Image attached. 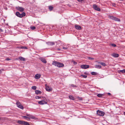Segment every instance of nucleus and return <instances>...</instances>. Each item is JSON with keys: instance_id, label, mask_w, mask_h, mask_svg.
Masks as SVG:
<instances>
[{"instance_id": "nucleus-1", "label": "nucleus", "mask_w": 125, "mask_h": 125, "mask_svg": "<svg viewBox=\"0 0 125 125\" xmlns=\"http://www.w3.org/2000/svg\"><path fill=\"white\" fill-rule=\"evenodd\" d=\"M52 64L59 68L63 67L64 66L63 63L55 61H53Z\"/></svg>"}, {"instance_id": "nucleus-2", "label": "nucleus", "mask_w": 125, "mask_h": 125, "mask_svg": "<svg viewBox=\"0 0 125 125\" xmlns=\"http://www.w3.org/2000/svg\"><path fill=\"white\" fill-rule=\"evenodd\" d=\"M49 100L46 98L41 100V101H38V103L41 105H43L45 104H47V102Z\"/></svg>"}, {"instance_id": "nucleus-3", "label": "nucleus", "mask_w": 125, "mask_h": 125, "mask_svg": "<svg viewBox=\"0 0 125 125\" xmlns=\"http://www.w3.org/2000/svg\"><path fill=\"white\" fill-rule=\"evenodd\" d=\"M16 15L17 17L20 18L25 16L26 15L25 13L24 12H23L21 14H20L19 12H16Z\"/></svg>"}, {"instance_id": "nucleus-4", "label": "nucleus", "mask_w": 125, "mask_h": 125, "mask_svg": "<svg viewBox=\"0 0 125 125\" xmlns=\"http://www.w3.org/2000/svg\"><path fill=\"white\" fill-rule=\"evenodd\" d=\"M17 122L20 124H23L25 125H30L29 124L28 122L20 120L18 121Z\"/></svg>"}, {"instance_id": "nucleus-5", "label": "nucleus", "mask_w": 125, "mask_h": 125, "mask_svg": "<svg viewBox=\"0 0 125 125\" xmlns=\"http://www.w3.org/2000/svg\"><path fill=\"white\" fill-rule=\"evenodd\" d=\"M109 18L111 19L115 20L116 21H120V20L118 18L113 16H109Z\"/></svg>"}, {"instance_id": "nucleus-6", "label": "nucleus", "mask_w": 125, "mask_h": 125, "mask_svg": "<svg viewBox=\"0 0 125 125\" xmlns=\"http://www.w3.org/2000/svg\"><path fill=\"white\" fill-rule=\"evenodd\" d=\"M16 105L17 106L22 109H23L24 108L22 105H21L19 101H17L16 102Z\"/></svg>"}, {"instance_id": "nucleus-7", "label": "nucleus", "mask_w": 125, "mask_h": 125, "mask_svg": "<svg viewBox=\"0 0 125 125\" xmlns=\"http://www.w3.org/2000/svg\"><path fill=\"white\" fill-rule=\"evenodd\" d=\"M97 114L98 115L103 116L104 115V113L103 111L98 110L97 111Z\"/></svg>"}, {"instance_id": "nucleus-8", "label": "nucleus", "mask_w": 125, "mask_h": 125, "mask_svg": "<svg viewBox=\"0 0 125 125\" xmlns=\"http://www.w3.org/2000/svg\"><path fill=\"white\" fill-rule=\"evenodd\" d=\"M26 115L27 116V117H28V119H36V117L32 115H31L30 114H26Z\"/></svg>"}, {"instance_id": "nucleus-9", "label": "nucleus", "mask_w": 125, "mask_h": 125, "mask_svg": "<svg viewBox=\"0 0 125 125\" xmlns=\"http://www.w3.org/2000/svg\"><path fill=\"white\" fill-rule=\"evenodd\" d=\"M45 89L48 92H51L52 91V88L51 87H49V86H47L46 84H45Z\"/></svg>"}, {"instance_id": "nucleus-10", "label": "nucleus", "mask_w": 125, "mask_h": 125, "mask_svg": "<svg viewBox=\"0 0 125 125\" xmlns=\"http://www.w3.org/2000/svg\"><path fill=\"white\" fill-rule=\"evenodd\" d=\"M16 8L17 10L21 12L23 11L24 10V9L22 7L19 6L16 7Z\"/></svg>"}, {"instance_id": "nucleus-11", "label": "nucleus", "mask_w": 125, "mask_h": 125, "mask_svg": "<svg viewBox=\"0 0 125 125\" xmlns=\"http://www.w3.org/2000/svg\"><path fill=\"white\" fill-rule=\"evenodd\" d=\"M81 67L83 69H86L89 67V65H81Z\"/></svg>"}, {"instance_id": "nucleus-12", "label": "nucleus", "mask_w": 125, "mask_h": 125, "mask_svg": "<svg viewBox=\"0 0 125 125\" xmlns=\"http://www.w3.org/2000/svg\"><path fill=\"white\" fill-rule=\"evenodd\" d=\"M93 7L94 9L96 10L99 11L100 10V9L96 5H94Z\"/></svg>"}, {"instance_id": "nucleus-13", "label": "nucleus", "mask_w": 125, "mask_h": 125, "mask_svg": "<svg viewBox=\"0 0 125 125\" xmlns=\"http://www.w3.org/2000/svg\"><path fill=\"white\" fill-rule=\"evenodd\" d=\"M47 43L49 45H52L55 44V42H48Z\"/></svg>"}, {"instance_id": "nucleus-14", "label": "nucleus", "mask_w": 125, "mask_h": 125, "mask_svg": "<svg viewBox=\"0 0 125 125\" xmlns=\"http://www.w3.org/2000/svg\"><path fill=\"white\" fill-rule=\"evenodd\" d=\"M75 27L76 29L78 30H81V27L77 25L76 24L75 25Z\"/></svg>"}, {"instance_id": "nucleus-15", "label": "nucleus", "mask_w": 125, "mask_h": 125, "mask_svg": "<svg viewBox=\"0 0 125 125\" xmlns=\"http://www.w3.org/2000/svg\"><path fill=\"white\" fill-rule=\"evenodd\" d=\"M111 55L115 57H118L119 56L118 54L114 53L112 54Z\"/></svg>"}, {"instance_id": "nucleus-16", "label": "nucleus", "mask_w": 125, "mask_h": 125, "mask_svg": "<svg viewBox=\"0 0 125 125\" xmlns=\"http://www.w3.org/2000/svg\"><path fill=\"white\" fill-rule=\"evenodd\" d=\"M41 61L44 63H47V61L44 58H42L41 59Z\"/></svg>"}, {"instance_id": "nucleus-17", "label": "nucleus", "mask_w": 125, "mask_h": 125, "mask_svg": "<svg viewBox=\"0 0 125 125\" xmlns=\"http://www.w3.org/2000/svg\"><path fill=\"white\" fill-rule=\"evenodd\" d=\"M41 75L39 74H37L35 76V78L36 79H38L40 78L41 77Z\"/></svg>"}, {"instance_id": "nucleus-18", "label": "nucleus", "mask_w": 125, "mask_h": 125, "mask_svg": "<svg viewBox=\"0 0 125 125\" xmlns=\"http://www.w3.org/2000/svg\"><path fill=\"white\" fill-rule=\"evenodd\" d=\"M94 67L96 68L100 69L102 67L101 65H95Z\"/></svg>"}, {"instance_id": "nucleus-19", "label": "nucleus", "mask_w": 125, "mask_h": 125, "mask_svg": "<svg viewBox=\"0 0 125 125\" xmlns=\"http://www.w3.org/2000/svg\"><path fill=\"white\" fill-rule=\"evenodd\" d=\"M19 59L21 61H24L25 60V58L22 57H19Z\"/></svg>"}, {"instance_id": "nucleus-20", "label": "nucleus", "mask_w": 125, "mask_h": 125, "mask_svg": "<svg viewBox=\"0 0 125 125\" xmlns=\"http://www.w3.org/2000/svg\"><path fill=\"white\" fill-rule=\"evenodd\" d=\"M35 93L36 94H41L42 92L41 91L39 90H36L35 91Z\"/></svg>"}, {"instance_id": "nucleus-21", "label": "nucleus", "mask_w": 125, "mask_h": 125, "mask_svg": "<svg viewBox=\"0 0 125 125\" xmlns=\"http://www.w3.org/2000/svg\"><path fill=\"white\" fill-rule=\"evenodd\" d=\"M49 9L50 11H51L53 9V7L50 6H49Z\"/></svg>"}, {"instance_id": "nucleus-22", "label": "nucleus", "mask_w": 125, "mask_h": 125, "mask_svg": "<svg viewBox=\"0 0 125 125\" xmlns=\"http://www.w3.org/2000/svg\"><path fill=\"white\" fill-rule=\"evenodd\" d=\"M104 95L103 94H97V96L99 97H102Z\"/></svg>"}, {"instance_id": "nucleus-23", "label": "nucleus", "mask_w": 125, "mask_h": 125, "mask_svg": "<svg viewBox=\"0 0 125 125\" xmlns=\"http://www.w3.org/2000/svg\"><path fill=\"white\" fill-rule=\"evenodd\" d=\"M69 98L73 100H74V97L73 96L71 95H69Z\"/></svg>"}, {"instance_id": "nucleus-24", "label": "nucleus", "mask_w": 125, "mask_h": 125, "mask_svg": "<svg viewBox=\"0 0 125 125\" xmlns=\"http://www.w3.org/2000/svg\"><path fill=\"white\" fill-rule=\"evenodd\" d=\"M120 72L123 73H125V69H123V70H120L119 71Z\"/></svg>"}, {"instance_id": "nucleus-25", "label": "nucleus", "mask_w": 125, "mask_h": 125, "mask_svg": "<svg viewBox=\"0 0 125 125\" xmlns=\"http://www.w3.org/2000/svg\"><path fill=\"white\" fill-rule=\"evenodd\" d=\"M81 76L83 77V78H86L87 77V76L85 75L82 74L81 75Z\"/></svg>"}, {"instance_id": "nucleus-26", "label": "nucleus", "mask_w": 125, "mask_h": 125, "mask_svg": "<svg viewBox=\"0 0 125 125\" xmlns=\"http://www.w3.org/2000/svg\"><path fill=\"white\" fill-rule=\"evenodd\" d=\"M36 87L35 86H33L31 87V88L32 89L35 90L36 88Z\"/></svg>"}, {"instance_id": "nucleus-27", "label": "nucleus", "mask_w": 125, "mask_h": 125, "mask_svg": "<svg viewBox=\"0 0 125 125\" xmlns=\"http://www.w3.org/2000/svg\"><path fill=\"white\" fill-rule=\"evenodd\" d=\"M96 73L94 72H92L91 73V74L93 75H95L96 74Z\"/></svg>"}, {"instance_id": "nucleus-28", "label": "nucleus", "mask_w": 125, "mask_h": 125, "mask_svg": "<svg viewBox=\"0 0 125 125\" xmlns=\"http://www.w3.org/2000/svg\"><path fill=\"white\" fill-rule=\"evenodd\" d=\"M22 117H23V118H24L25 119H26L27 120H28V117H27V116H22Z\"/></svg>"}, {"instance_id": "nucleus-29", "label": "nucleus", "mask_w": 125, "mask_h": 125, "mask_svg": "<svg viewBox=\"0 0 125 125\" xmlns=\"http://www.w3.org/2000/svg\"><path fill=\"white\" fill-rule=\"evenodd\" d=\"M31 29L32 30H34L35 29L36 27L35 26H32L31 27Z\"/></svg>"}, {"instance_id": "nucleus-30", "label": "nucleus", "mask_w": 125, "mask_h": 125, "mask_svg": "<svg viewBox=\"0 0 125 125\" xmlns=\"http://www.w3.org/2000/svg\"><path fill=\"white\" fill-rule=\"evenodd\" d=\"M101 65L103 66H106V64L105 63L103 62H102L101 63Z\"/></svg>"}, {"instance_id": "nucleus-31", "label": "nucleus", "mask_w": 125, "mask_h": 125, "mask_svg": "<svg viewBox=\"0 0 125 125\" xmlns=\"http://www.w3.org/2000/svg\"><path fill=\"white\" fill-rule=\"evenodd\" d=\"M88 58L90 60H92L94 59V58L92 57H88Z\"/></svg>"}, {"instance_id": "nucleus-32", "label": "nucleus", "mask_w": 125, "mask_h": 125, "mask_svg": "<svg viewBox=\"0 0 125 125\" xmlns=\"http://www.w3.org/2000/svg\"><path fill=\"white\" fill-rule=\"evenodd\" d=\"M77 1L79 2L82 3L83 2V0H77Z\"/></svg>"}, {"instance_id": "nucleus-33", "label": "nucleus", "mask_w": 125, "mask_h": 125, "mask_svg": "<svg viewBox=\"0 0 125 125\" xmlns=\"http://www.w3.org/2000/svg\"><path fill=\"white\" fill-rule=\"evenodd\" d=\"M111 45L112 46L114 47H115L116 46V45L115 44H112Z\"/></svg>"}, {"instance_id": "nucleus-34", "label": "nucleus", "mask_w": 125, "mask_h": 125, "mask_svg": "<svg viewBox=\"0 0 125 125\" xmlns=\"http://www.w3.org/2000/svg\"><path fill=\"white\" fill-rule=\"evenodd\" d=\"M41 97H40V96H37L36 97V99H40V98H41Z\"/></svg>"}, {"instance_id": "nucleus-35", "label": "nucleus", "mask_w": 125, "mask_h": 125, "mask_svg": "<svg viewBox=\"0 0 125 125\" xmlns=\"http://www.w3.org/2000/svg\"><path fill=\"white\" fill-rule=\"evenodd\" d=\"M4 70L3 69H2L0 70V74L1 73L2 71H3Z\"/></svg>"}, {"instance_id": "nucleus-36", "label": "nucleus", "mask_w": 125, "mask_h": 125, "mask_svg": "<svg viewBox=\"0 0 125 125\" xmlns=\"http://www.w3.org/2000/svg\"><path fill=\"white\" fill-rule=\"evenodd\" d=\"M63 49H64L65 50H67L68 49L67 47H63Z\"/></svg>"}, {"instance_id": "nucleus-37", "label": "nucleus", "mask_w": 125, "mask_h": 125, "mask_svg": "<svg viewBox=\"0 0 125 125\" xmlns=\"http://www.w3.org/2000/svg\"><path fill=\"white\" fill-rule=\"evenodd\" d=\"M21 48L22 49H27V48L26 47H21Z\"/></svg>"}, {"instance_id": "nucleus-38", "label": "nucleus", "mask_w": 125, "mask_h": 125, "mask_svg": "<svg viewBox=\"0 0 125 125\" xmlns=\"http://www.w3.org/2000/svg\"><path fill=\"white\" fill-rule=\"evenodd\" d=\"M77 64V63L75 62H73V64Z\"/></svg>"}, {"instance_id": "nucleus-39", "label": "nucleus", "mask_w": 125, "mask_h": 125, "mask_svg": "<svg viewBox=\"0 0 125 125\" xmlns=\"http://www.w3.org/2000/svg\"><path fill=\"white\" fill-rule=\"evenodd\" d=\"M6 60L7 61H9L10 60V59L9 58H7Z\"/></svg>"}, {"instance_id": "nucleus-40", "label": "nucleus", "mask_w": 125, "mask_h": 125, "mask_svg": "<svg viewBox=\"0 0 125 125\" xmlns=\"http://www.w3.org/2000/svg\"><path fill=\"white\" fill-rule=\"evenodd\" d=\"M102 62H98V64H101V63H102Z\"/></svg>"}, {"instance_id": "nucleus-41", "label": "nucleus", "mask_w": 125, "mask_h": 125, "mask_svg": "<svg viewBox=\"0 0 125 125\" xmlns=\"http://www.w3.org/2000/svg\"><path fill=\"white\" fill-rule=\"evenodd\" d=\"M61 50V49L59 48H58L57 49H56V50H58V51H60V50Z\"/></svg>"}, {"instance_id": "nucleus-42", "label": "nucleus", "mask_w": 125, "mask_h": 125, "mask_svg": "<svg viewBox=\"0 0 125 125\" xmlns=\"http://www.w3.org/2000/svg\"><path fill=\"white\" fill-rule=\"evenodd\" d=\"M3 31V30L2 29L0 28V31H1V32H2Z\"/></svg>"}, {"instance_id": "nucleus-43", "label": "nucleus", "mask_w": 125, "mask_h": 125, "mask_svg": "<svg viewBox=\"0 0 125 125\" xmlns=\"http://www.w3.org/2000/svg\"><path fill=\"white\" fill-rule=\"evenodd\" d=\"M107 94L109 95H111V93H107Z\"/></svg>"}, {"instance_id": "nucleus-44", "label": "nucleus", "mask_w": 125, "mask_h": 125, "mask_svg": "<svg viewBox=\"0 0 125 125\" xmlns=\"http://www.w3.org/2000/svg\"><path fill=\"white\" fill-rule=\"evenodd\" d=\"M80 100H82V99H80Z\"/></svg>"}, {"instance_id": "nucleus-45", "label": "nucleus", "mask_w": 125, "mask_h": 125, "mask_svg": "<svg viewBox=\"0 0 125 125\" xmlns=\"http://www.w3.org/2000/svg\"><path fill=\"white\" fill-rule=\"evenodd\" d=\"M80 100H82V99H80Z\"/></svg>"}, {"instance_id": "nucleus-46", "label": "nucleus", "mask_w": 125, "mask_h": 125, "mask_svg": "<svg viewBox=\"0 0 125 125\" xmlns=\"http://www.w3.org/2000/svg\"><path fill=\"white\" fill-rule=\"evenodd\" d=\"M0 119H1V118H0Z\"/></svg>"}]
</instances>
